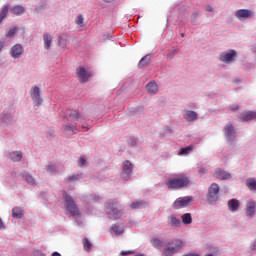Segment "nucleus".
Instances as JSON below:
<instances>
[{"label":"nucleus","mask_w":256,"mask_h":256,"mask_svg":"<svg viewBox=\"0 0 256 256\" xmlns=\"http://www.w3.org/2000/svg\"><path fill=\"white\" fill-rule=\"evenodd\" d=\"M229 109H230V111H238L239 105H237V104L230 105Z\"/></svg>","instance_id":"nucleus-47"},{"label":"nucleus","mask_w":256,"mask_h":256,"mask_svg":"<svg viewBox=\"0 0 256 256\" xmlns=\"http://www.w3.org/2000/svg\"><path fill=\"white\" fill-rule=\"evenodd\" d=\"M10 13L17 16L23 15V13H25V7L21 5H16L10 9Z\"/></svg>","instance_id":"nucleus-28"},{"label":"nucleus","mask_w":256,"mask_h":256,"mask_svg":"<svg viewBox=\"0 0 256 256\" xmlns=\"http://www.w3.org/2000/svg\"><path fill=\"white\" fill-rule=\"evenodd\" d=\"M78 79L81 83H87L89 81V78L91 77V73L86 71L84 67H80L77 70Z\"/></svg>","instance_id":"nucleus-15"},{"label":"nucleus","mask_w":256,"mask_h":256,"mask_svg":"<svg viewBox=\"0 0 256 256\" xmlns=\"http://www.w3.org/2000/svg\"><path fill=\"white\" fill-rule=\"evenodd\" d=\"M181 37H185V34H184V33H182V34H181Z\"/></svg>","instance_id":"nucleus-58"},{"label":"nucleus","mask_w":256,"mask_h":256,"mask_svg":"<svg viewBox=\"0 0 256 256\" xmlns=\"http://www.w3.org/2000/svg\"><path fill=\"white\" fill-rule=\"evenodd\" d=\"M256 203L253 200L246 202V215L247 217H253L255 215Z\"/></svg>","instance_id":"nucleus-18"},{"label":"nucleus","mask_w":256,"mask_h":256,"mask_svg":"<svg viewBox=\"0 0 256 256\" xmlns=\"http://www.w3.org/2000/svg\"><path fill=\"white\" fill-rule=\"evenodd\" d=\"M218 60L225 65H232V63L237 61V52L234 49H228L220 52Z\"/></svg>","instance_id":"nucleus-6"},{"label":"nucleus","mask_w":256,"mask_h":256,"mask_svg":"<svg viewBox=\"0 0 256 256\" xmlns=\"http://www.w3.org/2000/svg\"><path fill=\"white\" fill-rule=\"evenodd\" d=\"M106 215H108L109 219H120L123 215V209L121 205L117 202H107L105 207Z\"/></svg>","instance_id":"nucleus-4"},{"label":"nucleus","mask_w":256,"mask_h":256,"mask_svg":"<svg viewBox=\"0 0 256 256\" xmlns=\"http://www.w3.org/2000/svg\"><path fill=\"white\" fill-rule=\"evenodd\" d=\"M63 199L65 211L72 217V219H75L76 225L81 227V225H83V220L81 219V211H79V207H77L75 200H73V197L67 193L63 194Z\"/></svg>","instance_id":"nucleus-1"},{"label":"nucleus","mask_w":256,"mask_h":256,"mask_svg":"<svg viewBox=\"0 0 256 256\" xmlns=\"http://www.w3.org/2000/svg\"><path fill=\"white\" fill-rule=\"evenodd\" d=\"M9 13V5H4L0 10V19H5L7 17V14Z\"/></svg>","instance_id":"nucleus-39"},{"label":"nucleus","mask_w":256,"mask_h":256,"mask_svg":"<svg viewBox=\"0 0 256 256\" xmlns=\"http://www.w3.org/2000/svg\"><path fill=\"white\" fill-rule=\"evenodd\" d=\"M5 229V224L3 223V220L0 218V231H3Z\"/></svg>","instance_id":"nucleus-52"},{"label":"nucleus","mask_w":256,"mask_h":256,"mask_svg":"<svg viewBox=\"0 0 256 256\" xmlns=\"http://www.w3.org/2000/svg\"><path fill=\"white\" fill-rule=\"evenodd\" d=\"M251 251H256V239L250 246Z\"/></svg>","instance_id":"nucleus-49"},{"label":"nucleus","mask_w":256,"mask_h":256,"mask_svg":"<svg viewBox=\"0 0 256 256\" xmlns=\"http://www.w3.org/2000/svg\"><path fill=\"white\" fill-rule=\"evenodd\" d=\"M48 135H49L50 137H53V131H50V132L48 133Z\"/></svg>","instance_id":"nucleus-57"},{"label":"nucleus","mask_w":256,"mask_h":256,"mask_svg":"<svg viewBox=\"0 0 256 256\" xmlns=\"http://www.w3.org/2000/svg\"><path fill=\"white\" fill-rule=\"evenodd\" d=\"M83 247H84V251L89 253L91 252V249H93V244L91 243V241H89V239L85 238L83 240Z\"/></svg>","instance_id":"nucleus-38"},{"label":"nucleus","mask_w":256,"mask_h":256,"mask_svg":"<svg viewBox=\"0 0 256 256\" xmlns=\"http://www.w3.org/2000/svg\"><path fill=\"white\" fill-rule=\"evenodd\" d=\"M64 131H66V133H69V135H75V133H77V126H72L71 124H66L64 125Z\"/></svg>","instance_id":"nucleus-34"},{"label":"nucleus","mask_w":256,"mask_h":256,"mask_svg":"<svg viewBox=\"0 0 256 256\" xmlns=\"http://www.w3.org/2000/svg\"><path fill=\"white\" fill-rule=\"evenodd\" d=\"M185 242L182 239H172L164 244L162 256H174L175 253L184 249Z\"/></svg>","instance_id":"nucleus-3"},{"label":"nucleus","mask_w":256,"mask_h":256,"mask_svg":"<svg viewBox=\"0 0 256 256\" xmlns=\"http://www.w3.org/2000/svg\"><path fill=\"white\" fill-rule=\"evenodd\" d=\"M168 225L173 228L180 227L181 219L177 218L175 215H171L168 217Z\"/></svg>","instance_id":"nucleus-23"},{"label":"nucleus","mask_w":256,"mask_h":256,"mask_svg":"<svg viewBox=\"0 0 256 256\" xmlns=\"http://www.w3.org/2000/svg\"><path fill=\"white\" fill-rule=\"evenodd\" d=\"M80 179H83V173L73 174L68 177L69 181H79Z\"/></svg>","instance_id":"nucleus-41"},{"label":"nucleus","mask_w":256,"mask_h":256,"mask_svg":"<svg viewBox=\"0 0 256 256\" xmlns=\"http://www.w3.org/2000/svg\"><path fill=\"white\" fill-rule=\"evenodd\" d=\"M33 256H45V254H43V252H41V251H35L33 253Z\"/></svg>","instance_id":"nucleus-50"},{"label":"nucleus","mask_w":256,"mask_h":256,"mask_svg":"<svg viewBox=\"0 0 256 256\" xmlns=\"http://www.w3.org/2000/svg\"><path fill=\"white\" fill-rule=\"evenodd\" d=\"M165 129H166V133H171V128H169V127L167 126Z\"/></svg>","instance_id":"nucleus-55"},{"label":"nucleus","mask_w":256,"mask_h":256,"mask_svg":"<svg viewBox=\"0 0 256 256\" xmlns=\"http://www.w3.org/2000/svg\"><path fill=\"white\" fill-rule=\"evenodd\" d=\"M215 175L217 177V179H221V181H225L227 179H231V173L223 170V169H219L217 168L215 170Z\"/></svg>","instance_id":"nucleus-19"},{"label":"nucleus","mask_w":256,"mask_h":256,"mask_svg":"<svg viewBox=\"0 0 256 256\" xmlns=\"http://www.w3.org/2000/svg\"><path fill=\"white\" fill-rule=\"evenodd\" d=\"M12 216L14 217V219H21V217H23V208L14 207L12 209Z\"/></svg>","instance_id":"nucleus-31"},{"label":"nucleus","mask_w":256,"mask_h":256,"mask_svg":"<svg viewBox=\"0 0 256 256\" xmlns=\"http://www.w3.org/2000/svg\"><path fill=\"white\" fill-rule=\"evenodd\" d=\"M58 45L61 49H65V47H67V35L63 34L58 37Z\"/></svg>","instance_id":"nucleus-35"},{"label":"nucleus","mask_w":256,"mask_h":256,"mask_svg":"<svg viewBox=\"0 0 256 256\" xmlns=\"http://www.w3.org/2000/svg\"><path fill=\"white\" fill-rule=\"evenodd\" d=\"M234 15L238 21H247V19H252V17H255V12L249 9H239Z\"/></svg>","instance_id":"nucleus-9"},{"label":"nucleus","mask_w":256,"mask_h":256,"mask_svg":"<svg viewBox=\"0 0 256 256\" xmlns=\"http://www.w3.org/2000/svg\"><path fill=\"white\" fill-rule=\"evenodd\" d=\"M190 21H191L192 25H200L201 24V12L200 11L194 12L191 15Z\"/></svg>","instance_id":"nucleus-27"},{"label":"nucleus","mask_w":256,"mask_h":256,"mask_svg":"<svg viewBox=\"0 0 256 256\" xmlns=\"http://www.w3.org/2000/svg\"><path fill=\"white\" fill-rule=\"evenodd\" d=\"M84 20L83 15H78V19L76 21L77 25H83Z\"/></svg>","instance_id":"nucleus-46"},{"label":"nucleus","mask_w":256,"mask_h":256,"mask_svg":"<svg viewBox=\"0 0 256 256\" xmlns=\"http://www.w3.org/2000/svg\"><path fill=\"white\" fill-rule=\"evenodd\" d=\"M198 173H200L201 175H205V173H206L205 168L200 167V168L198 169Z\"/></svg>","instance_id":"nucleus-48"},{"label":"nucleus","mask_w":256,"mask_h":256,"mask_svg":"<svg viewBox=\"0 0 256 256\" xmlns=\"http://www.w3.org/2000/svg\"><path fill=\"white\" fill-rule=\"evenodd\" d=\"M223 133L227 143L232 145V147H235V145H237V130L235 129V126L231 123H227L224 126Z\"/></svg>","instance_id":"nucleus-5"},{"label":"nucleus","mask_w":256,"mask_h":256,"mask_svg":"<svg viewBox=\"0 0 256 256\" xmlns=\"http://www.w3.org/2000/svg\"><path fill=\"white\" fill-rule=\"evenodd\" d=\"M11 161L19 163L23 159V153L21 151H13L9 154Z\"/></svg>","instance_id":"nucleus-24"},{"label":"nucleus","mask_w":256,"mask_h":256,"mask_svg":"<svg viewBox=\"0 0 256 256\" xmlns=\"http://www.w3.org/2000/svg\"><path fill=\"white\" fill-rule=\"evenodd\" d=\"M183 117H184L185 121H188V123H193V122L197 121L199 115L197 114V112H195L193 110H185Z\"/></svg>","instance_id":"nucleus-16"},{"label":"nucleus","mask_w":256,"mask_h":256,"mask_svg":"<svg viewBox=\"0 0 256 256\" xmlns=\"http://www.w3.org/2000/svg\"><path fill=\"white\" fill-rule=\"evenodd\" d=\"M137 138L131 137L128 140V145H130V147H137Z\"/></svg>","instance_id":"nucleus-45"},{"label":"nucleus","mask_w":256,"mask_h":256,"mask_svg":"<svg viewBox=\"0 0 256 256\" xmlns=\"http://www.w3.org/2000/svg\"><path fill=\"white\" fill-rule=\"evenodd\" d=\"M30 95L34 103H37V105H43V98H41V89L39 86L32 87Z\"/></svg>","instance_id":"nucleus-12"},{"label":"nucleus","mask_w":256,"mask_h":256,"mask_svg":"<svg viewBox=\"0 0 256 256\" xmlns=\"http://www.w3.org/2000/svg\"><path fill=\"white\" fill-rule=\"evenodd\" d=\"M189 151H193V147L188 146L186 148H181L179 155H187Z\"/></svg>","instance_id":"nucleus-44"},{"label":"nucleus","mask_w":256,"mask_h":256,"mask_svg":"<svg viewBox=\"0 0 256 256\" xmlns=\"http://www.w3.org/2000/svg\"><path fill=\"white\" fill-rule=\"evenodd\" d=\"M110 233H114L116 237H121L123 233H125V229L123 228V225L121 224H114L110 228Z\"/></svg>","instance_id":"nucleus-20"},{"label":"nucleus","mask_w":256,"mask_h":256,"mask_svg":"<svg viewBox=\"0 0 256 256\" xmlns=\"http://www.w3.org/2000/svg\"><path fill=\"white\" fill-rule=\"evenodd\" d=\"M246 186L250 191H256V180L254 178H248L246 180Z\"/></svg>","instance_id":"nucleus-37"},{"label":"nucleus","mask_w":256,"mask_h":256,"mask_svg":"<svg viewBox=\"0 0 256 256\" xmlns=\"http://www.w3.org/2000/svg\"><path fill=\"white\" fill-rule=\"evenodd\" d=\"M78 167H87V160L85 159V157L81 156L78 159Z\"/></svg>","instance_id":"nucleus-43"},{"label":"nucleus","mask_w":256,"mask_h":256,"mask_svg":"<svg viewBox=\"0 0 256 256\" xmlns=\"http://www.w3.org/2000/svg\"><path fill=\"white\" fill-rule=\"evenodd\" d=\"M22 177L25 179L26 183H28V185H35V178H33V176L27 172H24Z\"/></svg>","instance_id":"nucleus-36"},{"label":"nucleus","mask_w":256,"mask_h":256,"mask_svg":"<svg viewBox=\"0 0 256 256\" xmlns=\"http://www.w3.org/2000/svg\"><path fill=\"white\" fill-rule=\"evenodd\" d=\"M151 243H152L153 247H155L156 249H163V247H165V244L167 242H165V240H163V239L152 238Z\"/></svg>","instance_id":"nucleus-26"},{"label":"nucleus","mask_w":256,"mask_h":256,"mask_svg":"<svg viewBox=\"0 0 256 256\" xmlns=\"http://www.w3.org/2000/svg\"><path fill=\"white\" fill-rule=\"evenodd\" d=\"M191 201H193V197L186 196L177 198L172 204L173 209H183L185 207H189L191 205Z\"/></svg>","instance_id":"nucleus-8"},{"label":"nucleus","mask_w":256,"mask_h":256,"mask_svg":"<svg viewBox=\"0 0 256 256\" xmlns=\"http://www.w3.org/2000/svg\"><path fill=\"white\" fill-rule=\"evenodd\" d=\"M17 33V26L11 27L9 31L6 34V37L8 39H11V37H15V34Z\"/></svg>","instance_id":"nucleus-40"},{"label":"nucleus","mask_w":256,"mask_h":256,"mask_svg":"<svg viewBox=\"0 0 256 256\" xmlns=\"http://www.w3.org/2000/svg\"><path fill=\"white\" fill-rule=\"evenodd\" d=\"M132 251H121L120 255H131Z\"/></svg>","instance_id":"nucleus-53"},{"label":"nucleus","mask_w":256,"mask_h":256,"mask_svg":"<svg viewBox=\"0 0 256 256\" xmlns=\"http://www.w3.org/2000/svg\"><path fill=\"white\" fill-rule=\"evenodd\" d=\"M131 173H133V164H131L129 160H126L122 164V179L129 181V179H131Z\"/></svg>","instance_id":"nucleus-11"},{"label":"nucleus","mask_w":256,"mask_h":256,"mask_svg":"<svg viewBox=\"0 0 256 256\" xmlns=\"http://www.w3.org/2000/svg\"><path fill=\"white\" fill-rule=\"evenodd\" d=\"M189 185H191V178L185 173L177 174L174 178H169L166 182V186L172 191L185 189Z\"/></svg>","instance_id":"nucleus-2"},{"label":"nucleus","mask_w":256,"mask_h":256,"mask_svg":"<svg viewBox=\"0 0 256 256\" xmlns=\"http://www.w3.org/2000/svg\"><path fill=\"white\" fill-rule=\"evenodd\" d=\"M239 200L237 199H230L228 201V209L229 211H231L232 213H235V211H237L239 209Z\"/></svg>","instance_id":"nucleus-25"},{"label":"nucleus","mask_w":256,"mask_h":256,"mask_svg":"<svg viewBox=\"0 0 256 256\" xmlns=\"http://www.w3.org/2000/svg\"><path fill=\"white\" fill-rule=\"evenodd\" d=\"M242 121H252V119H256V112L249 111L241 114Z\"/></svg>","instance_id":"nucleus-29"},{"label":"nucleus","mask_w":256,"mask_h":256,"mask_svg":"<svg viewBox=\"0 0 256 256\" xmlns=\"http://www.w3.org/2000/svg\"><path fill=\"white\" fill-rule=\"evenodd\" d=\"M149 61H151V54H147L146 56L142 57L139 61L138 67H147Z\"/></svg>","instance_id":"nucleus-32"},{"label":"nucleus","mask_w":256,"mask_h":256,"mask_svg":"<svg viewBox=\"0 0 256 256\" xmlns=\"http://www.w3.org/2000/svg\"><path fill=\"white\" fill-rule=\"evenodd\" d=\"M146 89L150 95H157V92L159 91V86L156 82H149L146 85Z\"/></svg>","instance_id":"nucleus-22"},{"label":"nucleus","mask_w":256,"mask_h":256,"mask_svg":"<svg viewBox=\"0 0 256 256\" xmlns=\"http://www.w3.org/2000/svg\"><path fill=\"white\" fill-rule=\"evenodd\" d=\"M209 253H210V255L217 256V255H219V248L216 246H210Z\"/></svg>","instance_id":"nucleus-42"},{"label":"nucleus","mask_w":256,"mask_h":256,"mask_svg":"<svg viewBox=\"0 0 256 256\" xmlns=\"http://www.w3.org/2000/svg\"><path fill=\"white\" fill-rule=\"evenodd\" d=\"M43 41L44 49H46V51H49V49H51V43H53V36H51L49 33H44Z\"/></svg>","instance_id":"nucleus-21"},{"label":"nucleus","mask_w":256,"mask_h":256,"mask_svg":"<svg viewBox=\"0 0 256 256\" xmlns=\"http://www.w3.org/2000/svg\"><path fill=\"white\" fill-rule=\"evenodd\" d=\"M149 204L146 201L140 200V201H136L133 202L130 207L131 209H143L145 207H147Z\"/></svg>","instance_id":"nucleus-30"},{"label":"nucleus","mask_w":256,"mask_h":256,"mask_svg":"<svg viewBox=\"0 0 256 256\" xmlns=\"http://www.w3.org/2000/svg\"><path fill=\"white\" fill-rule=\"evenodd\" d=\"M65 118L67 119V121H71L75 125H77L79 121H83V117L77 110H67L65 113Z\"/></svg>","instance_id":"nucleus-10"},{"label":"nucleus","mask_w":256,"mask_h":256,"mask_svg":"<svg viewBox=\"0 0 256 256\" xmlns=\"http://www.w3.org/2000/svg\"><path fill=\"white\" fill-rule=\"evenodd\" d=\"M45 169L49 175H57L59 173V163L48 162Z\"/></svg>","instance_id":"nucleus-17"},{"label":"nucleus","mask_w":256,"mask_h":256,"mask_svg":"<svg viewBox=\"0 0 256 256\" xmlns=\"http://www.w3.org/2000/svg\"><path fill=\"white\" fill-rule=\"evenodd\" d=\"M4 47H5V42L0 41V51H3Z\"/></svg>","instance_id":"nucleus-54"},{"label":"nucleus","mask_w":256,"mask_h":256,"mask_svg":"<svg viewBox=\"0 0 256 256\" xmlns=\"http://www.w3.org/2000/svg\"><path fill=\"white\" fill-rule=\"evenodd\" d=\"M206 11H208V13H213V7L211 5H207Z\"/></svg>","instance_id":"nucleus-51"},{"label":"nucleus","mask_w":256,"mask_h":256,"mask_svg":"<svg viewBox=\"0 0 256 256\" xmlns=\"http://www.w3.org/2000/svg\"><path fill=\"white\" fill-rule=\"evenodd\" d=\"M105 3H111L113 0H103Z\"/></svg>","instance_id":"nucleus-56"},{"label":"nucleus","mask_w":256,"mask_h":256,"mask_svg":"<svg viewBox=\"0 0 256 256\" xmlns=\"http://www.w3.org/2000/svg\"><path fill=\"white\" fill-rule=\"evenodd\" d=\"M13 121V110H4L0 115V123L2 125H9Z\"/></svg>","instance_id":"nucleus-14"},{"label":"nucleus","mask_w":256,"mask_h":256,"mask_svg":"<svg viewBox=\"0 0 256 256\" xmlns=\"http://www.w3.org/2000/svg\"><path fill=\"white\" fill-rule=\"evenodd\" d=\"M182 223L184 225H191L193 223V217L191 216V213H185L182 215Z\"/></svg>","instance_id":"nucleus-33"},{"label":"nucleus","mask_w":256,"mask_h":256,"mask_svg":"<svg viewBox=\"0 0 256 256\" xmlns=\"http://www.w3.org/2000/svg\"><path fill=\"white\" fill-rule=\"evenodd\" d=\"M24 53L23 46L21 44H15L10 48V55L12 59H21Z\"/></svg>","instance_id":"nucleus-13"},{"label":"nucleus","mask_w":256,"mask_h":256,"mask_svg":"<svg viewBox=\"0 0 256 256\" xmlns=\"http://www.w3.org/2000/svg\"><path fill=\"white\" fill-rule=\"evenodd\" d=\"M206 199L209 205H215V203L219 201V184L213 183L210 185V187L208 188Z\"/></svg>","instance_id":"nucleus-7"}]
</instances>
